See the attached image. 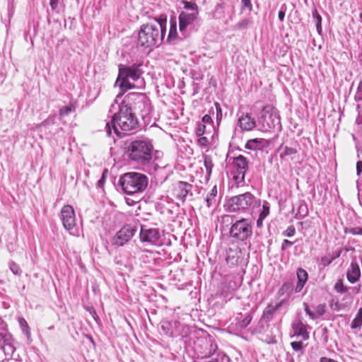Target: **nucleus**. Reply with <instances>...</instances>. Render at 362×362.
Returning a JSON list of instances; mask_svg holds the SVG:
<instances>
[{"label": "nucleus", "instance_id": "f257e3e1", "mask_svg": "<svg viewBox=\"0 0 362 362\" xmlns=\"http://www.w3.org/2000/svg\"><path fill=\"white\" fill-rule=\"evenodd\" d=\"M116 106L119 108L118 111L112 115L110 122L105 123V132L108 136L112 135V129L117 136H122L138 127V120L131 111L130 106H127L123 102L113 104L111 111L116 109Z\"/></svg>", "mask_w": 362, "mask_h": 362}, {"label": "nucleus", "instance_id": "f03ea898", "mask_svg": "<svg viewBox=\"0 0 362 362\" xmlns=\"http://www.w3.org/2000/svg\"><path fill=\"white\" fill-rule=\"evenodd\" d=\"M127 158L139 165H147L153 159V146L150 140L142 139L130 142L126 150Z\"/></svg>", "mask_w": 362, "mask_h": 362}, {"label": "nucleus", "instance_id": "7ed1b4c3", "mask_svg": "<svg viewBox=\"0 0 362 362\" xmlns=\"http://www.w3.org/2000/svg\"><path fill=\"white\" fill-rule=\"evenodd\" d=\"M166 18H160L142 25L138 33L139 44L142 47H150L158 40H162L166 30Z\"/></svg>", "mask_w": 362, "mask_h": 362}, {"label": "nucleus", "instance_id": "20e7f679", "mask_svg": "<svg viewBox=\"0 0 362 362\" xmlns=\"http://www.w3.org/2000/svg\"><path fill=\"white\" fill-rule=\"evenodd\" d=\"M119 182L126 194H132L143 192L148 185V179L144 174L130 172L121 176Z\"/></svg>", "mask_w": 362, "mask_h": 362}, {"label": "nucleus", "instance_id": "39448f33", "mask_svg": "<svg viewBox=\"0 0 362 362\" xmlns=\"http://www.w3.org/2000/svg\"><path fill=\"white\" fill-rule=\"evenodd\" d=\"M139 66L137 64L132 66L120 65L115 86H119L122 93L135 88L136 86L131 81H136L141 77L142 71Z\"/></svg>", "mask_w": 362, "mask_h": 362}, {"label": "nucleus", "instance_id": "423d86ee", "mask_svg": "<svg viewBox=\"0 0 362 362\" xmlns=\"http://www.w3.org/2000/svg\"><path fill=\"white\" fill-rule=\"evenodd\" d=\"M122 102L127 105L131 107V111L137 113L141 117L145 118L151 112V105L149 100L144 93H129L127 94Z\"/></svg>", "mask_w": 362, "mask_h": 362}, {"label": "nucleus", "instance_id": "0eeeda50", "mask_svg": "<svg viewBox=\"0 0 362 362\" xmlns=\"http://www.w3.org/2000/svg\"><path fill=\"white\" fill-rule=\"evenodd\" d=\"M261 130L269 132L271 129L281 127L280 117L276 108L272 106H265L262 110L258 119Z\"/></svg>", "mask_w": 362, "mask_h": 362}, {"label": "nucleus", "instance_id": "6e6552de", "mask_svg": "<svg viewBox=\"0 0 362 362\" xmlns=\"http://www.w3.org/2000/svg\"><path fill=\"white\" fill-rule=\"evenodd\" d=\"M252 223L249 219L242 218L236 221L230 229V235L232 238L244 241L252 235Z\"/></svg>", "mask_w": 362, "mask_h": 362}, {"label": "nucleus", "instance_id": "1a4fd4ad", "mask_svg": "<svg viewBox=\"0 0 362 362\" xmlns=\"http://www.w3.org/2000/svg\"><path fill=\"white\" fill-rule=\"evenodd\" d=\"M254 199V196L250 192H246L231 197L228 202L229 210L236 211L248 209Z\"/></svg>", "mask_w": 362, "mask_h": 362}, {"label": "nucleus", "instance_id": "9d476101", "mask_svg": "<svg viewBox=\"0 0 362 362\" xmlns=\"http://www.w3.org/2000/svg\"><path fill=\"white\" fill-rule=\"evenodd\" d=\"M136 233L134 227L127 225L122 228L115 235L113 243L117 246H123L129 241Z\"/></svg>", "mask_w": 362, "mask_h": 362}, {"label": "nucleus", "instance_id": "9b49d317", "mask_svg": "<svg viewBox=\"0 0 362 362\" xmlns=\"http://www.w3.org/2000/svg\"><path fill=\"white\" fill-rule=\"evenodd\" d=\"M61 218L65 229L71 231L76 226L75 212L70 205H65L61 210Z\"/></svg>", "mask_w": 362, "mask_h": 362}, {"label": "nucleus", "instance_id": "f8f14e48", "mask_svg": "<svg viewBox=\"0 0 362 362\" xmlns=\"http://www.w3.org/2000/svg\"><path fill=\"white\" fill-rule=\"evenodd\" d=\"M233 163L237 173V175L234 176L235 181L238 183L244 182L245 173L248 170L247 159L245 156L240 155L233 158Z\"/></svg>", "mask_w": 362, "mask_h": 362}, {"label": "nucleus", "instance_id": "ddd939ff", "mask_svg": "<svg viewBox=\"0 0 362 362\" xmlns=\"http://www.w3.org/2000/svg\"><path fill=\"white\" fill-rule=\"evenodd\" d=\"M139 236L142 243L151 244H156L160 237L158 228H146L144 226L141 227Z\"/></svg>", "mask_w": 362, "mask_h": 362}, {"label": "nucleus", "instance_id": "4468645a", "mask_svg": "<svg viewBox=\"0 0 362 362\" xmlns=\"http://www.w3.org/2000/svg\"><path fill=\"white\" fill-rule=\"evenodd\" d=\"M0 349L6 357H12L16 347L14 341L11 335L0 334Z\"/></svg>", "mask_w": 362, "mask_h": 362}, {"label": "nucleus", "instance_id": "2eb2a0df", "mask_svg": "<svg viewBox=\"0 0 362 362\" xmlns=\"http://www.w3.org/2000/svg\"><path fill=\"white\" fill-rule=\"evenodd\" d=\"M198 13V11H182L179 15L180 31L184 33L187 27L196 20Z\"/></svg>", "mask_w": 362, "mask_h": 362}, {"label": "nucleus", "instance_id": "dca6fc26", "mask_svg": "<svg viewBox=\"0 0 362 362\" xmlns=\"http://www.w3.org/2000/svg\"><path fill=\"white\" fill-rule=\"evenodd\" d=\"M192 188V185L180 181L175 186L174 194L178 199L184 201L189 192H191Z\"/></svg>", "mask_w": 362, "mask_h": 362}, {"label": "nucleus", "instance_id": "f3484780", "mask_svg": "<svg viewBox=\"0 0 362 362\" xmlns=\"http://www.w3.org/2000/svg\"><path fill=\"white\" fill-rule=\"evenodd\" d=\"M292 331L291 337H301L304 340L309 338V333L307 332L305 325L300 320H295L292 323Z\"/></svg>", "mask_w": 362, "mask_h": 362}, {"label": "nucleus", "instance_id": "a211bd4d", "mask_svg": "<svg viewBox=\"0 0 362 362\" xmlns=\"http://www.w3.org/2000/svg\"><path fill=\"white\" fill-rule=\"evenodd\" d=\"M238 124L242 130L250 131L255 128L256 122L248 113H246L238 118Z\"/></svg>", "mask_w": 362, "mask_h": 362}, {"label": "nucleus", "instance_id": "6ab92c4d", "mask_svg": "<svg viewBox=\"0 0 362 362\" xmlns=\"http://www.w3.org/2000/svg\"><path fill=\"white\" fill-rule=\"evenodd\" d=\"M285 303L284 300H281L276 305L269 304L264 310L262 319L264 321L269 322L272 320L273 315L275 312L281 307Z\"/></svg>", "mask_w": 362, "mask_h": 362}, {"label": "nucleus", "instance_id": "aec40b11", "mask_svg": "<svg viewBox=\"0 0 362 362\" xmlns=\"http://www.w3.org/2000/svg\"><path fill=\"white\" fill-rule=\"evenodd\" d=\"M361 276V270L358 264L356 262H352L351 267L346 272V277L348 281L351 283H356Z\"/></svg>", "mask_w": 362, "mask_h": 362}, {"label": "nucleus", "instance_id": "412c9836", "mask_svg": "<svg viewBox=\"0 0 362 362\" xmlns=\"http://www.w3.org/2000/svg\"><path fill=\"white\" fill-rule=\"evenodd\" d=\"M278 151L279 152V157L281 159H285L287 157H289L291 159H293V156L298 153V150L293 147H289L288 146L281 145Z\"/></svg>", "mask_w": 362, "mask_h": 362}, {"label": "nucleus", "instance_id": "4be33fe9", "mask_svg": "<svg viewBox=\"0 0 362 362\" xmlns=\"http://www.w3.org/2000/svg\"><path fill=\"white\" fill-rule=\"evenodd\" d=\"M298 283L296 286L295 291L296 293L300 292L304 286V284L308 280V273L303 269L299 268L297 270Z\"/></svg>", "mask_w": 362, "mask_h": 362}, {"label": "nucleus", "instance_id": "5701e85b", "mask_svg": "<svg viewBox=\"0 0 362 362\" xmlns=\"http://www.w3.org/2000/svg\"><path fill=\"white\" fill-rule=\"evenodd\" d=\"M226 260L230 266L237 265L240 260V255L238 252L230 250L227 254Z\"/></svg>", "mask_w": 362, "mask_h": 362}, {"label": "nucleus", "instance_id": "b1692460", "mask_svg": "<svg viewBox=\"0 0 362 362\" xmlns=\"http://www.w3.org/2000/svg\"><path fill=\"white\" fill-rule=\"evenodd\" d=\"M217 194V188L216 186H214L210 194L206 196V203L208 208L211 207L212 206L215 205L216 204V197Z\"/></svg>", "mask_w": 362, "mask_h": 362}, {"label": "nucleus", "instance_id": "393cba45", "mask_svg": "<svg viewBox=\"0 0 362 362\" xmlns=\"http://www.w3.org/2000/svg\"><path fill=\"white\" fill-rule=\"evenodd\" d=\"M362 326V307L359 308L358 313L353 320L351 327V329L361 328Z\"/></svg>", "mask_w": 362, "mask_h": 362}, {"label": "nucleus", "instance_id": "a878e982", "mask_svg": "<svg viewBox=\"0 0 362 362\" xmlns=\"http://www.w3.org/2000/svg\"><path fill=\"white\" fill-rule=\"evenodd\" d=\"M262 143H263L262 139H250L247 142L245 147L247 149L256 150L257 148H259L262 146Z\"/></svg>", "mask_w": 362, "mask_h": 362}, {"label": "nucleus", "instance_id": "bb28decb", "mask_svg": "<svg viewBox=\"0 0 362 362\" xmlns=\"http://www.w3.org/2000/svg\"><path fill=\"white\" fill-rule=\"evenodd\" d=\"M18 323L21 328L22 332L26 335L27 338L28 339H30L31 333H30V327H29L28 322H26V320L23 317H20L18 319Z\"/></svg>", "mask_w": 362, "mask_h": 362}, {"label": "nucleus", "instance_id": "cd10ccee", "mask_svg": "<svg viewBox=\"0 0 362 362\" xmlns=\"http://www.w3.org/2000/svg\"><path fill=\"white\" fill-rule=\"evenodd\" d=\"M334 291L338 293H346L349 291V288L344 285L342 279H338L334 286Z\"/></svg>", "mask_w": 362, "mask_h": 362}, {"label": "nucleus", "instance_id": "c85d7f7f", "mask_svg": "<svg viewBox=\"0 0 362 362\" xmlns=\"http://www.w3.org/2000/svg\"><path fill=\"white\" fill-rule=\"evenodd\" d=\"M177 37V25L175 21H170V28L169 30V35L168 40L170 42H173L176 39Z\"/></svg>", "mask_w": 362, "mask_h": 362}, {"label": "nucleus", "instance_id": "c756f323", "mask_svg": "<svg viewBox=\"0 0 362 362\" xmlns=\"http://www.w3.org/2000/svg\"><path fill=\"white\" fill-rule=\"evenodd\" d=\"M204 165L206 168L208 176H210L214 166L212 159L210 156L206 155L204 156Z\"/></svg>", "mask_w": 362, "mask_h": 362}, {"label": "nucleus", "instance_id": "7c9ffc66", "mask_svg": "<svg viewBox=\"0 0 362 362\" xmlns=\"http://www.w3.org/2000/svg\"><path fill=\"white\" fill-rule=\"evenodd\" d=\"M75 110V106L70 104L69 105L62 107L59 110V116L61 117L69 115L71 112Z\"/></svg>", "mask_w": 362, "mask_h": 362}, {"label": "nucleus", "instance_id": "2f4dec72", "mask_svg": "<svg viewBox=\"0 0 362 362\" xmlns=\"http://www.w3.org/2000/svg\"><path fill=\"white\" fill-rule=\"evenodd\" d=\"M160 328L163 330V332L171 336L173 334V332L171 331V325L168 321L162 322Z\"/></svg>", "mask_w": 362, "mask_h": 362}, {"label": "nucleus", "instance_id": "473e14b6", "mask_svg": "<svg viewBox=\"0 0 362 362\" xmlns=\"http://www.w3.org/2000/svg\"><path fill=\"white\" fill-rule=\"evenodd\" d=\"M269 204L267 202H264L262 209L259 216L262 217V218H265L269 214Z\"/></svg>", "mask_w": 362, "mask_h": 362}, {"label": "nucleus", "instance_id": "72a5a7b5", "mask_svg": "<svg viewBox=\"0 0 362 362\" xmlns=\"http://www.w3.org/2000/svg\"><path fill=\"white\" fill-rule=\"evenodd\" d=\"M313 16L316 22L317 30L318 33H320V30H322V27H321L322 18H321L320 15L318 13L317 10L313 11Z\"/></svg>", "mask_w": 362, "mask_h": 362}, {"label": "nucleus", "instance_id": "f704fd0d", "mask_svg": "<svg viewBox=\"0 0 362 362\" xmlns=\"http://www.w3.org/2000/svg\"><path fill=\"white\" fill-rule=\"evenodd\" d=\"M183 4L185 9L190 10L191 12L198 11V6L196 4L189 1H183Z\"/></svg>", "mask_w": 362, "mask_h": 362}, {"label": "nucleus", "instance_id": "c9c22d12", "mask_svg": "<svg viewBox=\"0 0 362 362\" xmlns=\"http://www.w3.org/2000/svg\"><path fill=\"white\" fill-rule=\"evenodd\" d=\"M9 268L11 271L15 274V275H20L21 274V269L19 267V266L15 263L14 262H11L9 263Z\"/></svg>", "mask_w": 362, "mask_h": 362}, {"label": "nucleus", "instance_id": "e433bc0d", "mask_svg": "<svg viewBox=\"0 0 362 362\" xmlns=\"http://www.w3.org/2000/svg\"><path fill=\"white\" fill-rule=\"evenodd\" d=\"M252 317L250 315H247L243 320L239 322L238 326L241 329L245 328L251 322Z\"/></svg>", "mask_w": 362, "mask_h": 362}, {"label": "nucleus", "instance_id": "4c0bfd02", "mask_svg": "<svg viewBox=\"0 0 362 362\" xmlns=\"http://www.w3.org/2000/svg\"><path fill=\"white\" fill-rule=\"evenodd\" d=\"M339 256V254L337 257H328L325 256L321 258V262L324 266H327L332 263V262Z\"/></svg>", "mask_w": 362, "mask_h": 362}, {"label": "nucleus", "instance_id": "58836bf2", "mask_svg": "<svg viewBox=\"0 0 362 362\" xmlns=\"http://www.w3.org/2000/svg\"><path fill=\"white\" fill-rule=\"evenodd\" d=\"M291 346L294 351H300L303 348V342L301 341H293L291 343Z\"/></svg>", "mask_w": 362, "mask_h": 362}, {"label": "nucleus", "instance_id": "ea45409f", "mask_svg": "<svg viewBox=\"0 0 362 362\" xmlns=\"http://www.w3.org/2000/svg\"><path fill=\"white\" fill-rule=\"evenodd\" d=\"M108 170L107 169H105L103 172L101 178L98 182V187H102L105 182L106 176L107 174Z\"/></svg>", "mask_w": 362, "mask_h": 362}, {"label": "nucleus", "instance_id": "a19ab883", "mask_svg": "<svg viewBox=\"0 0 362 362\" xmlns=\"http://www.w3.org/2000/svg\"><path fill=\"white\" fill-rule=\"evenodd\" d=\"M286 11V6L285 4H284L281 6L280 11H279V13H278V17H279V19L280 21H283L284 20Z\"/></svg>", "mask_w": 362, "mask_h": 362}, {"label": "nucleus", "instance_id": "79ce46f5", "mask_svg": "<svg viewBox=\"0 0 362 362\" xmlns=\"http://www.w3.org/2000/svg\"><path fill=\"white\" fill-rule=\"evenodd\" d=\"M206 126L204 124L199 123L196 129V134L197 136H202L204 134Z\"/></svg>", "mask_w": 362, "mask_h": 362}, {"label": "nucleus", "instance_id": "37998d69", "mask_svg": "<svg viewBox=\"0 0 362 362\" xmlns=\"http://www.w3.org/2000/svg\"><path fill=\"white\" fill-rule=\"evenodd\" d=\"M198 144L202 147H205L209 144V140L205 136H202L197 139Z\"/></svg>", "mask_w": 362, "mask_h": 362}, {"label": "nucleus", "instance_id": "c03bdc74", "mask_svg": "<svg viewBox=\"0 0 362 362\" xmlns=\"http://www.w3.org/2000/svg\"><path fill=\"white\" fill-rule=\"evenodd\" d=\"M349 233L352 235H362V228L355 227L349 230Z\"/></svg>", "mask_w": 362, "mask_h": 362}, {"label": "nucleus", "instance_id": "a18cd8bd", "mask_svg": "<svg viewBox=\"0 0 362 362\" xmlns=\"http://www.w3.org/2000/svg\"><path fill=\"white\" fill-rule=\"evenodd\" d=\"M316 313H317L319 315H323L325 314V305H322V304L319 305L317 307Z\"/></svg>", "mask_w": 362, "mask_h": 362}, {"label": "nucleus", "instance_id": "49530a36", "mask_svg": "<svg viewBox=\"0 0 362 362\" xmlns=\"http://www.w3.org/2000/svg\"><path fill=\"white\" fill-rule=\"evenodd\" d=\"M293 244V242L288 240H284L281 245V250H285L288 247L291 246Z\"/></svg>", "mask_w": 362, "mask_h": 362}, {"label": "nucleus", "instance_id": "de8ad7c7", "mask_svg": "<svg viewBox=\"0 0 362 362\" xmlns=\"http://www.w3.org/2000/svg\"><path fill=\"white\" fill-rule=\"evenodd\" d=\"M295 228L293 226H290L286 230V235L291 237L295 234Z\"/></svg>", "mask_w": 362, "mask_h": 362}, {"label": "nucleus", "instance_id": "09e8293b", "mask_svg": "<svg viewBox=\"0 0 362 362\" xmlns=\"http://www.w3.org/2000/svg\"><path fill=\"white\" fill-rule=\"evenodd\" d=\"M304 306H305V313L312 318V319H314L315 317V314L310 311V310L309 309V307L307 303H304Z\"/></svg>", "mask_w": 362, "mask_h": 362}, {"label": "nucleus", "instance_id": "8fccbe9b", "mask_svg": "<svg viewBox=\"0 0 362 362\" xmlns=\"http://www.w3.org/2000/svg\"><path fill=\"white\" fill-rule=\"evenodd\" d=\"M242 3L245 7L247 8L250 11L252 10V5L250 0H242Z\"/></svg>", "mask_w": 362, "mask_h": 362}, {"label": "nucleus", "instance_id": "3c124183", "mask_svg": "<svg viewBox=\"0 0 362 362\" xmlns=\"http://www.w3.org/2000/svg\"><path fill=\"white\" fill-rule=\"evenodd\" d=\"M202 122L207 123V124L211 123L212 122V119H211V116L209 115H205L202 117Z\"/></svg>", "mask_w": 362, "mask_h": 362}, {"label": "nucleus", "instance_id": "603ef678", "mask_svg": "<svg viewBox=\"0 0 362 362\" xmlns=\"http://www.w3.org/2000/svg\"><path fill=\"white\" fill-rule=\"evenodd\" d=\"M362 172V161H358L356 164V173L360 175Z\"/></svg>", "mask_w": 362, "mask_h": 362}, {"label": "nucleus", "instance_id": "864d4df0", "mask_svg": "<svg viewBox=\"0 0 362 362\" xmlns=\"http://www.w3.org/2000/svg\"><path fill=\"white\" fill-rule=\"evenodd\" d=\"M59 4V0H50L49 4L52 9H55Z\"/></svg>", "mask_w": 362, "mask_h": 362}, {"label": "nucleus", "instance_id": "5fc2aeb1", "mask_svg": "<svg viewBox=\"0 0 362 362\" xmlns=\"http://www.w3.org/2000/svg\"><path fill=\"white\" fill-rule=\"evenodd\" d=\"M189 327L187 325H184L182 326V335L183 337H185L188 334V332H189Z\"/></svg>", "mask_w": 362, "mask_h": 362}, {"label": "nucleus", "instance_id": "6e6d98bb", "mask_svg": "<svg viewBox=\"0 0 362 362\" xmlns=\"http://www.w3.org/2000/svg\"><path fill=\"white\" fill-rule=\"evenodd\" d=\"M320 362H337L333 359H331V358H326V357H322L320 358Z\"/></svg>", "mask_w": 362, "mask_h": 362}, {"label": "nucleus", "instance_id": "4d7b16f0", "mask_svg": "<svg viewBox=\"0 0 362 362\" xmlns=\"http://www.w3.org/2000/svg\"><path fill=\"white\" fill-rule=\"evenodd\" d=\"M215 105H216V111H217V117H218V115H221V107H220V105L216 103H215Z\"/></svg>", "mask_w": 362, "mask_h": 362}, {"label": "nucleus", "instance_id": "13d9d810", "mask_svg": "<svg viewBox=\"0 0 362 362\" xmlns=\"http://www.w3.org/2000/svg\"><path fill=\"white\" fill-rule=\"evenodd\" d=\"M264 218H262V217L259 216V218L257 221V227H261L262 226V222Z\"/></svg>", "mask_w": 362, "mask_h": 362}, {"label": "nucleus", "instance_id": "bf43d9fd", "mask_svg": "<svg viewBox=\"0 0 362 362\" xmlns=\"http://www.w3.org/2000/svg\"><path fill=\"white\" fill-rule=\"evenodd\" d=\"M356 122L358 124L362 123V119H361L359 117L356 119Z\"/></svg>", "mask_w": 362, "mask_h": 362}, {"label": "nucleus", "instance_id": "052dcab7", "mask_svg": "<svg viewBox=\"0 0 362 362\" xmlns=\"http://www.w3.org/2000/svg\"><path fill=\"white\" fill-rule=\"evenodd\" d=\"M359 17H360L361 21V23H362V12L360 13Z\"/></svg>", "mask_w": 362, "mask_h": 362}, {"label": "nucleus", "instance_id": "680f3d73", "mask_svg": "<svg viewBox=\"0 0 362 362\" xmlns=\"http://www.w3.org/2000/svg\"><path fill=\"white\" fill-rule=\"evenodd\" d=\"M359 291H360V288H358L357 289V291H356V293H359Z\"/></svg>", "mask_w": 362, "mask_h": 362}]
</instances>
